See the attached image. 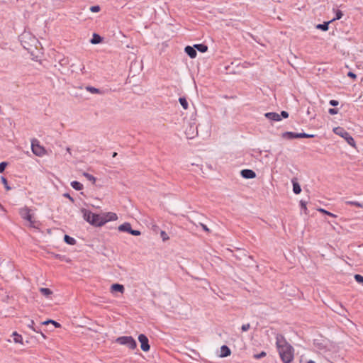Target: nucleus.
I'll use <instances>...</instances> for the list:
<instances>
[{"mask_svg": "<svg viewBox=\"0 0 363 363\" xmlns=\"http://www.w3.org/2000/svg\"><path fill=\"white\" fill-rule=\"evenodd\" d=\"M276 347L283 363H291L294 359V349L287 342L284 335L276 336Z\"/></svg>", "mask_w": 363, "mask_h": 363, "instance_id": "f257e3e1", "label": "nucleus"}, {"mask_svg": "<svg viewBox=\"0 0 363 363\" xmlns=\"http://www.w3.org/2000/svg\"><path fill=\"white\" fill-rule=\"evenodd\" d=\"M84 219L94 226L100 227L103 225L101 214L94 213L89 210L82 208L81 210Z\"/></svg>", "mask_w": 363, "mask_h": 363, "instance_id": "f03ea898", "label": "nucleus"}, {"mask_svg": "<svg viewBox=\"0 0 363 363\" xmlns=\"http://www.w3.org/2000/svg\"><path fill=\"white\" fill-rule=\"evenodd\" d=\"M315 347L320 352L325 353L335 350V345L326 339H316L314 340Z\"/></svg>", "mask_w": 363, "mask_h": 363, "instance_id": "7ed1b4c3", "label": "nucleus"}, {"mask_svg": "<svg viewBox=\"0 0 363 363\" xmlns=\"http://www.w3.org/2000/svg\"><path fill=\"white\" fill-rule=\"evenodd\" d=\"M31 150L38 157H43L47 155L45 148L40 144L37 139L31 140Z\"/></svg>", "mask_w": 363, "mask_h": 363, "instance_id": "20e7f679", "label": "nucleus"}, {"mask_svg": "<svg viewBox=\"0 0 363 363\" xmlns=\"http://www.w3.org/2000/svg\"><path fill=\"white\" fill-rule=\"evenodd\" d=\"M333 132L343 138L349 145L352 147L355 146V142L354 138L350 135V134L344 130L342 128L337 127L333 129Z\"/></svg>", "mask_w": 363, "mask_h": 363, "instance_id": "39448f33", "label": "nucleus"}, {"mask_svg": "<svg viewBox=\"0 0 363 363\" xmlns=\"http://www.w3.org/2000/svg\"><path fill=\"white\" fill-rule=\"evenodd\" d=\"M116 341L120 345H126L131 350H134L137 347L136 341L131 336L119 337Z\"/></svg>", "mask_w": 363, "mask_h": 363, "instance_id": "423d86ee", "label": "nucleus"}, {"mask_svg": "<svg viewBox=\"0 0 363 363\" xmlns=\"http://www.w3.org/2000/svg\"><path fill=\"white\" fill-rule=\"evenodd\" d=\"M20 215L29 223L30 227L35 228L36 226V221L33 216L30 213V210L28 208L25 207L21 208L20 210Z\"/></svg>", "mask_w": 363, "mask_h": 363, "instance_id": "0eeeda50", "label": "nucleus"}, {"mask_svg": "<svg viewBox=\"0 0 363 363\" xmlns=\"http://www.w3.org/2000/svg\"><path fill=\"white\" fill-rule=\"evenodd\" d=\"M138 340L140 343V347L143 351L147 352L150 350V347L149 345V341L147 337L145 335L140 334L138 336Z\"/></svg>", "mask_w": 363, "mask_h": 363, "instance_id": "6e6552de", "label": "nucleus"}, {"mask_svg": "<svg viewBox=\"0 0 363 363\" xmlns=\"http://www.w3.org/2000/svg\"><path fill=\"white\" fill-rule=\"evenodd\" d=\"M103 218V225L109 221H115L118 219V216L113 212L101 213Z\"/></svg>", "mask_w": 363, "mask_h": 363, "instance_id": "1a4fd4ad", "label": "nucleus"}, {"mask_svg": "<svg viewBox=\"0 0 363 363\" xmlns=\"http://www.w3.org/2000/svg\"><path fill=\"white\" fill-rule=\"evenodd\" d=\"M111 293H120L123 294L124 293V286L122 284H112L110 289Z\"/></svg>", "mask_w": 363, "mask_h": 363, "instance_id": "9d476101", "label": "nucleus"}, {"mask_svg": "<svg viewBox=\"0 0 363 363\" xmlns=\"http://www.w3.org/2000/svg\"><path fill=\"white\" fill-rule=\"evenodd\" d=\"M241 175L245 179H253L256 177V174L251 169H243L241 171Z\"/></svg>", "mask_w": 363, "mask_h": 363, "instance_id": "9b49d317", "label": "nucleus"}, {"mask_svg": "<svg viewBox=\"0 0 363 363\" xmlns=\"http://www.w3.org/2000/svg\"><path fill=\"white\" fill-rule=\"evenodd\" d=\"M11 336L13 337V342L16 344H19L21 345H24L23 342V338L21 335L18 333L17 332H13L11 335Z\"/></svg>", "mask_w": 363, "mask_h": 363, "instance_id": "f8f14e48", "label": "nucleus"}, {"mask_svg": "<svg viewBox=\"0 0 363 363\" xmlns=\"http://www.w3.org/2000/svg\"><path fill=\"white\" fill-rule=\"evenodd\" d=\"M266 118H267L269 120L274 121H279L281 120L280 115H279L277 113L274 112H269L265 113Z\"/></svg>", "mask_w": 363, "mask_h": 363, "instance_id": "ddd939ff", "label": "nucleus"}, {"mask_svg": "<svg viewBox=\"0 0 363 363\" xmlns=\"http://www.w3.org/2000/svg\"><path fill=\"white\" fill-rule=\"evenodd\" d=\"M184 50L191 58H195L196 57L197 52L194 48L191 46H186Z\"/></svg>", "mask_w": 363, "mask_h": 363, "instance_id": "4468645a", "label": "nucleus"}, {"mask_svg": "<svg viewBox=\"0 0 363 363\" xmlns=\"http://www.w3.org/2000/svg\"><path fill=\"white\" fill-rule=\"evenodd\" d=\"M118 230L121 232H128L130 233L131 230V225L129 223H125L118 226Z\"/></svg>", "mask_w": 363, "mask_h": 363, "instance_id": "2eb2a0df", "label": "nucleus"}, {"mask_svg": "<svg viewBox=\"0 0 363 363\" xmlns=\"http://www.w3.org/2000/svg\"><path fill=\"white\" fill-rule=\"evenodd\" d=\"M230 354V350L225 345H223L220 348V354L221 357H225Z\"/></svg>", "mask_w": 363, "mask_h": 363, "instance_id": "dca6fc26", "label": "nucleus"}, {"mask_svg": "<svg viewBox=\"0 0 363 363\" xmlns=\"http://www.w3.org/2000/svg\"><path fill=\"white\" fill-rule=\"evenodd\" d=\"M292 184H293V191L294 192V194H300L301 191V188L300 185L298 184V183L296 182L295 179H293Z\"/></svg>", "mask_w": 363, "mask_h": 363, "instance_id": "f3484780", "label": "nucleus"}, {"mask_svg": "<svg viewBox=\"0 0 363 363\" xmlns=\"http://www.w3.org/2000/svg\"><path fill=\"white\" fill-rule=\"evenodd\" d=\"M86 90L87 91L90 92L91 94H102V92L101 91L100 89H99L97 88H95V87H93V86H86Z\"/></svg>", "mask_w": 363, "mask_h": 363, "instance_id": "a211bd4d", "label": "nucleus"}, {"mask_svg": "<svg viewBox=\"0 0 363 363\" xmlns=\"http://www.w3.org/2000/svg\"><path fill=\"white\" fill-rule=\"evenodd\" d=\"M102 41V38L100 35L98 34L94 33L93 35V38L91 40V43L92 44H98L100 43Z\"/></svg>", "mask_w": 363, "mask_h": 363, "instance_id": "6ab92c4d", "label": "nucleus"}, {"mask_svg": "<svg viewBox=\"0 0 363 363\" xmlns=\"http://www.w3.org/2000/svg\"><path fill=\"white\" fill-rule=\"evenodd\" d=\"M71 186L72 188H74V189L78 190V191L82 190L83 189L82 184H81L80 182H77V181H74V182H71Z\"/></svg>", "mask_w": 363, "mask_h": 363, "instance_id": "aec40b11", "label": "nucleus"}, {"mask_svg": "<svg viewBox=\"0 0 363 363\" xmlns=\"http://www.w3.org/2000/svg\"><path fill=\"white\" fill-rule=\"evenodd\" d=\"M179 103H180L181 106L183 107V108H184V110L188 109V108H189V104H188V102H187V101H186V99L185 98H184V97H180V98L179 99Z\"/></svg>", "mask_w": 363, "mask_h": 363, "instance_id": "412c9836", "label": "nucleus"}, {"mask_svg": "<svg viewBox=\"0 0 363 363\" xmlns=\"http://www.w3.org/2000/svg\"><path fill=\"white\" fill-rule=\"evenodd\" d=\"M64 240L65 241V242H67V244L69 245H74L76 243V240L74 238L67 235H65V238H64Z\"/></svg>", "mask_w": 363, "mask_h": 363, "instance_id": "4be33fe9", "label": "nucleus"}, {"mask_svg": "<svg viewBox=\"0 0 363 363\" xmlns=\"http://www.w3.org/2000/svg\"><path fill=\"white\" fill-rule=\"evenodd\" d=\"M194 47L200 52H205L208 50V47L203 44H197L195 45Z\"/></svg>", "mask_w": 363, "mask_h": 363, "instance_id": "5701e85b", "label": "nucleus"}, {"mask_svg": "<svg viewBox=\"0 0 363 363\" xmlns=\"http://www.w3.org/2000/svg\"><path fill=\"white\" fill-rule=\"evenodd\" d=\"M330 22H325L323 24H318L316 26L317 29L322 30L323 31H327L328 30V24Z\"/></svg>", "mask_w": 363, "mask_h": 363, "instance_id": "b1692460", "label": "nucleus"}, {"mask_svg": "<svg viewBox=\"0 0 363 363\" xmlns=\"http://www.w3.org/2000/svg\"><path fill=\"white\" fill-rule=\"evenodd\" d=\"M297 133H293V132H286L283 134V137L287 139H294L297 138L296 136Z\"/></svg>", "mask_w": 363, "mask_h": 363, "instance_id": "393cba45", "label": "nucleus"}, {"mask_svg": "<svg viewBox=\"0 0 363 363\" xmlns=\"http://www.w3.org/2000/svg\"><path fill=\"white\" fill-rule=\"evenodd\" d=\"M50 323L52 324L55 328L61 327V325L59 323H57L53 320H45L42 323L43 325H48Z\"/></svg>", "mask_w": 363, "mask_h": 363, "instance_id": "a878e982", "label": "nucleus"}, {"mask_svg": "<svg viewBox=\"0 0 363 363\" xmlns=\"http://www.w3.org/2000/svg\"><path fill=\"white\" fill-rule=\"evenodd\" d=\"M345 203L350 206H354L358 208H363V205L358 201H347Z\"/></svg>", "mask_w": 363, "mask_h": 363, "instance_id": "bb28decb", "label": "nucleus"}, {"mask_svg": "<svg viewBox=\"0 0 363 363\" xmlns=\"http://www.w3.org/2000/svg\"><path fill=\"white\" fill-rule=\"evenodd\" d=\"M296 136L297 137V138H311L314 137V135H310V134L303 133H297L296 135Z\"/></svg>", "mask_w": 363, "mask_h": 363, "instance_id": "cd10ccee", "label": "nucleus"}, {"mask_svg": "<svg viewBox=\"0 0 363 363\" xmlns=\"http://www.w3.org/2000/svg\"><path fill=\"white\" fill-rule=\"evenodd\" d=\"M83 175H84V177H85L88 180L91 181L93 184H94V183L96 182V178H95L93 175H91V174H89V173H86V172H84V173L83 174Z\"/></svg>", "mask_w": 363, "mask_h": 363, "instance_id": "c85d7f7f", "label": "nucleus"}, {"mask_svg": "<svg viewBox=\"0 0 363 363\" xmlns=\"http://www.w3.org/2000/svg\"><path fill=\"white\" fill-rule=\"evenodd\" d=\"M318 211L319 212H320L322 213H324V214H326V215H328V216H329L330 217H333V218H336L337 217L336 215H335L333 213H330V212H329V211H326V210H325L323 208H318Z\"/></svg>", "mask_w": 363, "mask_h": 363, "instance_id": "c756f323", "label": "nucleus"}, {"mask_svg": "<svg viewBox=\"0 0 363 363\" xmlns=\"http://www.w3.org/2000/svg\"><path fill=\"white\" fill-rule=\"evenodd\" d=\"M35 322L34 320H30L29 323L28 324V327L30 328L32 330H33L34 332L35 333H39V330H37L35 328Z\"/></svg>", "mask_w": 363, "mask_h": 363, "instance_id": "7c9ffc66", "label": "nucleus"}, {"mask_svg": "<svg viewBox=\"0 0 363 363\" xmlns=\"http://www.w3.org/2000/svg\"><path fill=\"white\" fill-rule=\"evenodd\" d=\"M343 14L342 12L340 10H337L335 11V18H334L333 21L339 20L342 17Z\"/></svg>", "mask_w": 363, "mask_h": 363, "instance_id": "2f4dec72", "label": "nucleus"}, {"mask_svg": "<svg viewBox=\"0 0 363 363\" xmlns=\"http://www.w3.org/2000/svg\"><path fill=\"white\" fill-rule=\"evenodd\" d=\"M300 205H301V208L303 210L304 213L306 214H308V208H307V206H306V203L303 201H300Z\"/></svg>", "mask_w": 363, "mask_h": 363, "instance_id": "473e14b6", "label": "nucleus"}, {"mask_svg": "<svg viewBox=\"0 0 363 363\" xmlns=\"http://www.w3.org/2000/svg\"><path fill=\"white\" fill-rule=\"evenodd\" d=\"M40 291L43 294H44L45 295H50L51 294L52 292L48 288H41L40 289Z\"/></svg>", "mask_w": 363, "mask_h": 363, "instance_id": "72a5a7b5", "label": "nucleus"}, {"mask_svg": "<svg viewBox=\"0 0 363 363\" xmlns=\"http://www.w3.org/2000/svg\"><path fill=\"white\" fill-rule=\"evenodd\" d=\"M354 279L359 284H363V277L360 274L354 275Z\"/></svg>", "mask_w": 363, "mask_h": 363, "instance_id": "f704fd0d", "label": "nucleus"}, {"mask_svg": "<svg viewBox=\"0 0 363 363\" xmlns=\"http://www.w3.org/2000/svg\"><path fill=\"white\" fill-rule=\"evenodd\" d=\"M266 355H267L266 352L262 351L259 354H255L254 358L260 359V358L264 357Z\"/></svg>", "mask_w": 363, "mask_h": 363, "instance_id": "c9c22d12", "label": "nucleus"}, {"mask_svg": "<svg viewBox=\"0 0 363 363\" xmlns=\"http://www.w3.org/2000/svg\"><path fill=\"white\" fill-rule=\"evenodd\" d=\"M160 235H161L163 241H166V240H169V236L164 231H161Z\"/></svg>", "mask_w": 363, "mask_h": 363, "instance_id": "e433bc0d", "label": "nucleus"}, {"mask_svg": "<svg viewBox=\"0 0 363 363\" xmlns=\"http://www.w3.org/2000/svg\"><path fill=\"white\" fill-rule=\"evenodd\" d=\"M90 11L94 13L99 12L100 11V7L99 6H93L90 8Z\"/></svg>", "mask_w": 363, "mask_h": 363, "instance_id": "4c0bfd02", "label": "nucleus"}, {"mask_svg": "<svg viewBox=\"0 0 363 363\" xmlns=\"http://www.w3.org/2000/svg\"><path fill=\"white\" fill-rule=\"evenodd\" d=\"M6 166H7V163L5 162H2L0 163V172L1 173L4 171Z\"/></svg>", "mask_w": 363, "mask_h": 363, "instance_id": "58836bf2", "label": "nucleus"}, {"mask_svg": "<svg viewBox=\"0 0 363 363\" xmlns=\"http://www.w3.org/2000/svg\"><path fill=\"white\" fill-rule=\"evenodd\" d=\"M250 325L249 323H247V324L242 325L241 329L243 332H245V331H247L250 329Z\"/></svg>", "mask_w": 363, "mask_h": 363, "instance_id": "ea45409f", "label": "nucleus"}, {"mask_svg": "<svg viewBox=\"0 0 363 363\" xmlns=\"http://www.w3.org/2000/svg\"><path fill=\"white\" fill-rule=\"evenodd\" d=\"M131 235H135V236H138V235H140L141 234L140 231L139 230H130V233Z\"/></svg>", "mask_w": 363, "mask_h": 363, "instance_id": "a19ab883", "label": "nucleus"}, {"mask_svg": "<svg viewBox=\"0 0 363 363\" xmlns=\"http://www.w3.org/2000/svg\"><path fill=\"white\" fill-rule=\"evenodd\" d=\"M329 113L331 115H335L338 113V110L336 108H330L328 111Z\"/></svg>", "mask_w": 363, "mask_h": 363, "instance_id": "79ce46f5", "label": "nucleus"}, {"mask_svg": "<svg viewBox=\"0 0 363 363\" xmlns=\"http://www.w3.org/2000/svg\"><path fill=\"white\" fill-rule=\"evenodd\" d=\"M1 182L5 185V187L9 190L10 187L7 185V180L4 177H1Z\"/></svg>", "mask_w": 363, "mask_h": 363, "instance_id": "37998d69", "label": "nucleus"}, {"mask_svg": "<svg viewBox=\"0 0 363 363\" xmlns=\"http://www.w3.org/2000/svg\"><path fill=\"white\" fill-rule=\"evenodd\" d=\"M347 76L349 77H351L353 79H356V78H357V75L354 73L352 72H349L347 73Z\"/></svg>", "mask_w": 363, "mask_h": 363, "instance_id": "c03bdc74", "label": "nucleus"}, {"mask_svg": "<svg viewBox=\"0 0 363 363\" xmlns=\"http://www.w3.org/2000/svg\"><path fill=\"white\" fill-rule=\"evenodd\" d=\"M330 104L333 106H336L339 104V102L336 100H330Z\"/></svg>", "mask_w": 363, "mask_h": 363, "instance_id": "a18cd8bd", "label": "nucleus"}, {"mask_svg": "<svg viewBox=\"0 0 363 363\" xmlns=\"http://www.w3.org/2000/svg\"><path fill=\"white\" fill-rule=\"evenodd\" d=\"M201 228H203V230L207 233H209L210 232V230L209 228L205 225V224H203V223H201Z\"/></svg>", "mask_w": 363, "mask_h": 363, "instance_id": "49530a36", "label": "nucleus"}, {"mask_svg": "<svg viewBox=\"0 0 363 363\" xmlns=\"http://www.w3.org/2000/svg\"><path fill=\"white\" fill-rule=\"evenodd\" d=\"M281 116L283 118H288V117H289V113H288L286 111H281Z\"/></svg>", "mask_w": 363, "mask_h": 363, "instance_id": "de8ad7c7", "label": "nucleus"}, {"mask_svg": "<svg viewBox=\"0 0 363 363\" xmlns=\"http://www.w3.org/2000/svg\"><path fill=\"white\" fill-rule=\"evenodd\" d=\"M64 196H65V197L68 198L70 201H74V200H73V199H72V197H71V196H69V194H64Z\"/></svg>", "mask_w": 363, "mask_h": 363, "instance_id": "09e8293b", "label": "nucleus"}, {"mask_svg": "<svg viewBox=\"0 0 363 363\" xmlns=\"http://www.w3.org/2000/svg\"><path fill=\"white\" fill-rule=\"evenodd\" d=\"M40 333V334L41 335V336H42L44 339H46V338H47L46 335H45L43 333H42V332H40V331H39V333Z\"/></svg>", "mask_w": 363, "mask_h": 363, "instance_id": "8fccbe9b", "label": "nucleus"}, {"mask_svg": "<svg viewBox=\"0 0 363 363\" xmlns=\"http://www.w3.org/2000/svg\"><path fill=\"white\" fill-rule=\"evenodd\" d=\"M307 363H315L313 360H309L307 362Z\"/></svg>", "mask_w": 363, "mask_h": 363, "instance_id": "3c124183", "label": "nucleus"}, {"mask_svg": "<svg viewBox=\"0 0 363 363\" xmlns=\"http://www.w3.org/2000/svg\"><path fill=\"white\" fill-rule=\"evenodd\" d=\"M0 210H4V207L1 203H0Z\"/></svg>", "mask_w": 363, "mask_h": 363, "instance_id": "603ef678", "label": "nucleus"}, {"mask_svg": "<svg viewBox=\"0 0 363 363\" xmlns=\"http://www.w3.org/2000/svg\"><path fill=\"white\" fill-rule=\"evenodd\" d=\"M70 150H70V148H69V147H67V151L69 153H70Z\"/></svg>", "mask_w": 363, "mask_h": 363, "instance_id": "864d4df0", "label": "nucleus"}, {"mask_svg": "<svg viewBox=\"0 0 363 363\" xmlns=\"http://www.w3.org/2000/svg\"><path fill=\"white\" fill-rule=\"evenodd\" d=\"M116 155H117V153H116V152H114V153L113 154V157H116Z\"/></svg>", "mask_w": 363, "mask_h": 363, "instance_id": "5fc2aeb1", "label": "nucleus"}]
</instances>
